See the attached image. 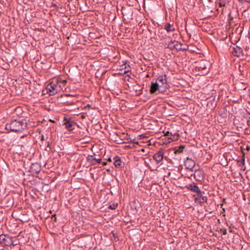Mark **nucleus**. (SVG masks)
I'll use <instances>...</instances> for the list:
<instances>
[{
    "label": "nucleus",
    "instance_id": "1",
    "mask_svg": "<svg viewBox=\"0 0 250 250\" xmlns=\"http://www.w3.org/2000/svg\"><path fill=\"white\" fill-rule=\"evenodd\" d=\"M5 129L15 132H21L27 128V121L24 119L12 120L5 125Z\"/></svg>",
    "mask_w": 250,
    "mask_h": 250
},
{
    "label": "nucleus",
    "instance_id": "2",
    "mask_svg": "<svg viewBox=\"0 0 250 250\" xmlns=\"http://www.w3.org/2000/svg\"><path fill=\"white\" fill-rule=\"evenodd\" d=\"M0 243L6 246H14L13 238L7 234L0 235Z\"/></svg>",
    "mask_w": 250,
    "mask_h": 250
},
{
    "label": "nucleus",
    "instance_id": "3",
    "mask_svg": "<svg viewBox=\"0 0 250 250\" xmlns=\"http://www.w3.org/2000/svg\"><path fill=\"white\" fill-rule=\"evenodd\" d=\"M166 78L167 76L166 75L160 76L158 77L156 82L159 86L163 88V92H165L169 87Z\"/></svg>",
    "mask_w": 250,
    "mask_h": 250
},
{
    "label": "nucleus",
    "instance_id": "4",
    "mask_svg": "<svg viewBox=\"0 0 250 250\" xmlns=\"http://www.w3.org/2000/svg\"><path fill=\"white\" fill-rule=\"evenodd\" d=\"M46 90L47 92L50 95H53L58 93L59 91V89L56 82L54 83L52 82L47 86Z\"/></svg>",
    "mask_w": 250,
    "mask_h": 250
},
{
    "label": "nucleus",
    "instance_id": "5",
    "mask_svg": "<svg viewBox=\"0 0 250 250\" xmlns=\"http://www.w3.org/2000/svg\"><path fill=\"white\" fill-rule=\"evenodd\" d=\"M232 54H233V56H236L237 57H243L244 55H250V53L248 52H246V53L245 54L242 49L238 46H236V47L233 48Z\"/></svg>",
    "mask_w": 250,
    "mask_h": 250
},
{
    "label": "nucleus",
    "instance_id": "6",
    "mask_svg": "<svg viewBox=\"0 0 250 250\" xmlns=\"http://www.w3.org/2000/svg\"><path fill=\"white\" fill-rule=\"evenodd\" d=\"M156 91H158L159 93H164L163 88L159 86L157 83L152 82L151 83L149 92L150 94H154Z\"/></svg>",
    "mask_w": 250,
    "mask_h": 250
},
{
    "label": "nucleus",
    "instance_id": "7",
    "mask_svg": "<svg viewBox=\"0 0 250 250\" xmlns=\"http://www.w3.org/2000/svg\"><path fill=\"white\" fill-rule=\"evenodd\" d=\"M184 166L186 169H188L190 171H193L195 166V162L191 159L187 157L185 161Z\"/></svg>",
    "mask_w": 250,
    "mask_h": 250
},
{
    "label": "nucleus",
    "instance_id": "8",
    "mask_svg": "<svg viewBox=\"0 0 250 250\" xmlns=\"http://www.w3.org/2000/svg\"><path fill=\"white\" fill-rule=\"evenodd\" d=\"M186 187L188 190H190L192 192H195L196 193H200V189L196 184L193 183L189 184Z\"/></svg>",
    "mask_w": 250,
    "mask_h": 250
},
{
    "label": "nucleus",
    "instance_id": "9",
    "mask_svg": "<svg viewBox=\"0 0 250 250\" xmlns=\"http://www.w3.org/2000/svg\"><path fill=\"white\" fill-rule=\"evenodd\" d=\"M164 152L162 151H159L155 153L153 156V159L157 163L161 162L163 159Z\"/></svg>",
    "mask_w": 250,
    "mask_h": 250
},
{
    "label": "nucleus",
    "instance_id": "10",
    "mask_svg": "<svg viewBox=\"0 0 250 250\" xmlns=\"http://www.w3.org/2000/svg\"><path fill=\"white\" fill-rule=\"evenodd\" d=\"M67 83V81L65 80H57L56 82L57 85H58V87H59V91L62 90L63 88H64L65 85Z\"/></svg>",
    "mask_w": 250,
    "mask_h": 250
},
{
    "label": "nucleus",
    "instance_id": "11",
    "mask_svg": "<svg viewBox=\"0 0 250 250\" xmlns=\"http://www.w3.org/2000/svg\"><path fill=\"white\" fill-rule=\"evenodd\" d=\"M203 175V172L201 170H195V172L193 174L194 178L197 181H200L201 179H202V175Z\"/></svg>",
    "mask_w": 250,
    "mask_h": 250
},
{
    "label": "nucleus",
    "instance_id": "12",
    "mask_svg": "<svg viewBox=\"0 0 250 250\" xmlns=\"http://www.w3.org/2000/svg\"><path fill=\"white\" fill-rule=\"evenodd\" d=\"M79 93H81V94L79 93V96H84L86 99L88 98L89 95V92L84 91L83 88L82 87V85L79 87Z\"/></svg>",
    "mask_w": 250,
    "mask_h": 250
},
{
    "label": "nucleus",
    "instance_id": "13",
    "mask_svg": "<svg viewBox=\"0 0 250 250\" xmlns=\"http://www.w3.org/2000/svg\"><path fill=\"white\" fill-rule=\"evenodd\" d=\"M64 121H65L64 123V125H65L66 128L68 130H73L72 126L73 125V123L72 122H70V121L67 120L65 118H64Z\"/></svg>",
    "mask_w": 250,
    "mask_h": 250
},
{
    "label": "nucleus",
    "instance_id": "14",
    "mask_svg": "<svg viewBox=\"0 0 250 250\" xmlns=\"http://www.w3.org/2000/svg\"><path fill=\"white\" fill-rule=\"evenodd\" d=\"M114 165H115V167L119 168L121 167V160L120 157L119 156H116L114 157Z\"/></svg>",
    "mask_w": 250,
    "mask_h": 250
},
{
    "label": "nucleus",
    "instance_id": "15",
    "mask_svg": "<svg viewBox=\"0 0 250 250\" xmlns=\"http://www.w3.org/2000/svg\"><path fill=\"white\" fill-rule=\"evenodd\" d=\"M178 139V135H171L170 137L167 138V140L168 143H170L173 141H176Z\"/></svg>",
    "mask_w": 250,
    "mask_h": 250
},
{
    "label": "nucleus",
    "instance_id": "16",
    "mask_svg": "<svg viewBox=\"0 0 250 250\" xmlns=\"http://www.w3.org/2000/svg\"><path fill=\"white\" fill-rule=\"evenodd\" d=\"M165 29L167 32H172L175 30L174 28H171V25L169 23H167L165 26Z\"/></svg>",
    "mask_w": 250,
    "mask_h": 250
},
{
    "label": "nucleus",
    "instance_id": "17",
    "mask_svg": "<svg viewBox=\"0 0 250 250\" xmlns=\"http://www.w3.org/2000/svg\"><path fill=\"white\" fill-rule=\"evenodd\" d=\"M81 140H82V139H79V142L81 141ZM80 142H79V144H80ZM81 144H83V143H82H82L81 142ZM84 147H85V149H84V150H86V151H89V150L90 149V147H89V146H79V151H84V149H83Z\"/></svg>",
    "mask_w": 250,
    "mask_h": 250
},
{
    "label": "nucleus",
    "instance_id": "18",
    "mask_svg": "<svg viewBox=\"0 0 250 250\" xmlns=\"http://www.w3.org/2000/svg\"><path fill=\"white\" fill-rule=\"evenodd\" d=\"M237 164L239 167H242L245 164V157L242 156L241 159L237 161Z\"/></svg>",
    "mask_w": 250,
    "mask_h": 250
},
{
    "label": "nucleus",
    "instance_id": "19",
    "mask_svg": "<svg viewBox=\"0 0 250 250\" xmlns=\"http://www.w3.org/2000/svg\"><path fill=\"white\" fill-rule=\"evenodd\" d=\"M185 148V146H179L177 149H175V153H181L183 152V149L184 148Z\"/></svg>",
    "mask_w": 250,
    "mask_h": 250
},
{
    "label": "nucleus",
    "instance_id": "20",
    "mask_svg": "<svg viewBox=\"0 0 250 250\" xmlns=\"http://www.w3.org/2000/svg\"><path fill=\"white\" fill-rule=\"evenodd\" d=\"M207 196H203L200 199V203H203L205 202H207Z\"/></svg>",
    "mask_w": 250,
    "mask_h": 250
},
{
    "label": "nucleus",
    "instance_id": "21",
    "mask_svg": "<svg viewBox=\"0 0 250 250\" xmlns=\"http://www.w3.org/2000/svg\"><path fill=\"white\" fill-rule=\"evenodd\" d=\"M219 5L220 7L225 6L226 5V2L225 1H220L219 2Z\"/></svg>",
    "mask_w": 250,
    "mask_h": 250
},
{
    "label": "nucleus",
    "instance_id": "22",
    "mask_svg": "<svg viewBox=\"0 0 250 250\" xmlns=\"http://www.w3.org/2000/svg\"><path fill=\"white\" fill-rule=\"evenodd\" d=\"M199 65H200V66H198L199 69L203 70V69H206L207 68L206 66L202 63H200Z\"/></svg>",
    "mask_w": 250,
    "mask_h": 250
},
{
    "label": "nucleus",
    "instance_id": "23",
    "mask_svg": "<svg viewBox=\"0 0 250 250\" xmlns=\"http://www.w3.org/2000/svg\"><path fill=\"white\" fill-rule=\"evenodd\" d=\"M86 159H87V160H88V161H94V160H93V159H94V158H93V156L92 155H88L87 156Z\"/></svg>",
    "mask_w": 250,
    "mask_h": 250
},
{
    "label": "nucleus",
    "instance_id": "24",
    "mask_svg": "<svg viewBox=\"0 0 250 250\" xmlns=\"http://www.w3.org/2000/svg\"><path fill=\"white\" fill-rule=\"evenodd\" d=\"M174 42H176V44H175L174 45V48H175L176 49H179V50H180V49H181V48L179 47V44H178V42H175V41H174Z\"/></svg>",
    "mask_w": 250,
    "mask_h": 250
},
{
    "label": "nucleus",
    "instance_id": "25",
    "mask_svg": "<svg viewBox=\"0 0 250 250\" xmlns=\"http://www.w3.org/2000/svg\"><path fill=\"white\" fill-rule=\"evenodd\" d=\"M197 197L200 198V199L203 196L202 195V193L200 190V193H197Z\"/></svg>",
    "mask_w": 250,
    "mask_h": 250
},
{
    "label": "nucleus",
    "instance_id": "26",
    "mask_svg": "<svg viewBox=\"0 0 250 250\" xmlns=\"http://www.w3.org/2000/svg\"><path fill=\"white\" fill-rule=\"evenodd\" d=\"M93 160L96 161L98 164H100L101 163V162H102V159H97L95 158H94V159H93Z\"/></svg>",
    "mask_w": 250,
    "mask_h": 250
},
{
    "label": "nucleus",
    "instance_id": "27",
    "mask_svg": "<svg viewBox=\"0 0 250 250\" xmlns=\"http://www.w3.org/2000/svg\"><path fill=\"white\" fill-rule=\"evenodd\" d=\"M165 136L168 137H170V136L172 135V133L169 132V131H167L165 133Z\"/></svg>",
    "mask_w": 250,
    "mask_h": 250
},
{
    "label": "nucleus",
    "instance_id": "28",
    "mask_svg": "<svg viewBox=\"0 0 250 250\" xmlns=\"http://www.w3.org/2000/svg\"><path fill=\"white\" fill-rule=\"evenodd\" d=\"M116 206H117V205L115 206L114 204H113V206H112V205H110L109 207V208H111V209H115L116 208Z\"/></svg>",
    "mask_w": 250,
    "mask_h": 250
},
{
    "label": "nucleus",
    "instance_id": "29",
    "mask_svg": "<svg viewBox=\"0 0 250 250\" xmlns=\"http://www.w3.org/2000/svg\"><path fill=\"white\" fill-rule=\"evenodd\" d=\"M221 231L223 232V234L224 235L227 234V230L226 229H221Z\"/></svg>",
    "mask_w": 250,
    "mask_h": 250
},
{
    "label": "nucleus",
    "instance_id": "30",
    "mask_svg": "<svg viewBox=\"0 0 250 250\" xmlns=\"http://www.w3.org/2000/svg\"><path fill=\"white\" fill-rule=\"evenodd\" d=\"M80 114H81V117L82 119H84V118H85V115H84L83 113H79V115H80Z\"/></svg>",
    "mask_w": 250,
    "mask_h": 250
},
{
    "label": "nucleus",
    "instance_id": "31",
    "mask_svg": "<svg viewBox=\"0 0 250 250\" xmlns=\"http://www.w3.org/2000/svg\"><path fill=\"white\" fill-rule=\"evenodd\" d=\"M89 104H87V105L84 106L83 107V109H86L87 107L89 108Z\"/></svg>",
    "mask_w": 250,
    "mask_h": 250
},
{
    "label": "nucleus",
    "instance_id": "32",
    "mask_svg": "<svg viewBox=\"0 0 250 250\" xmlns=\"http://www.w3.org/2000/svg\"><path fill=\"white\" fill-rule=\"evenodd\" d=\"M106 164H107V162H103L102 163V165H103V166H105Z\"/></svg>",
    "mask_w": 250,
    "mask_h": 250
},
{
    "label": "nucleus",
    "instance_id": "33",
    "mask_svg": "<svg viewBox=\"0 0 250 250\" xmlns=\"http://www.w3.org/2000/svg\"><path fill=\"white\" fill-rule=\"evenodd\" d=\"M199 200H200V198H199L198 197H197L196 198H195V202L198 201Z\"/></svg>",
    "mask_w": 250,
    "mask_h": 250
},
{
    "label": "nucleus",
    "instance_id": "34",
    "mask_svg": "<svg viewBox=\"0 0 250 250\" xmlns=\"http://www.w3.org/2000/svg\"><path fill=\"white\" fill-rule=\"evenodd\" d=\"M249 49V47L247 46L245 49V52H247Z\"/></svg>",
    "mask_w": 250,
    "mask_h": 250
},
{
    "label": "nucleus",
    "instance_id": "35",
    "mask_svg": "<svg viewBox=\"0 0 250 250\" xmlns=\"http://www.w3.org/2000/svg\"><path fill=\"white\" fill-rule=\"evenodd\" d=\"M79 101H82V102H84V101H86V100H84V99H81L80 100H79Z\"/></svg>",
    "mask_w": 250,
    "mask_h": 250
},
{
    "label": "nucleus",
    "instance_id": "36",
    "mask_svg": "<svg viewBox=\"0 0 250 250\" xmlns=\"http://www.w3.org/2000/svg\"><path fill=\"white\" fill-rule=\"evenodd\" d=\"M40 168H39L38 170H36V172L38 173L40 172Z\"/></svg>",
    "mask_w": 250,
    "mask_h": 250
},
{
    "label": "nucleus",
    "instance_id": "37",
    "mask_svg": "<svg viewBox=\"0 0 250 250\" xmlns=\"http://www.w3.org/2000/svg\"><path fill=\"white\" fill-rule=\"evenodd\" d=\"M107 161H109V162H111V161H112V160H111V159L110 158H109L108 159Z\"/></svg>",
    "mask_w": 250,
    "mask_h": 250
}]
</instances>
